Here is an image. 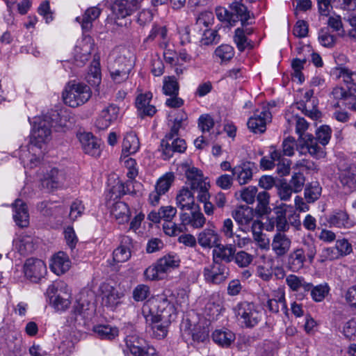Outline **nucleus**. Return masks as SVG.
Listing matches in <instances>:
<instances>
[{"instance_id": "nucleus-48", "label": "nucleus", "mask_w": 356, "mask_h": 356, "mask_svg": "<svg viewBox=\"0 0 356 356\" xmlns=\"http://www.w3.org/2000/svg\"><path fill=\"white\" fill-rule=\"evenodd\" d=\"M309 291L312 298L314 301L321 302L328 294L330 291V287L327 284H318L315 286H314L312 284V289Z\"/></svg>"}, {"instance_id": "nucleus-4", "label": "nucleus", "mask_w": 356, "mask_h": 356, "mask_svg": "<svg viewBox=\"0 0 356 356\" xmlns=\"http://www.w3.org/2000/svg\"><path fill=\"white\" fill-rule=\"evenodd\" d=\"M316 254V247L312 241H304L300 247L293 249L287 257V267L292 272L302 270L305 263L312 264Z\"/></svg>"}, {"instance_id": "nucleus-32", "label": "nucleus", "mask_w": 356, "mask_h": 356, "mask_svg": "<svg viewBox=\"0 0 356 356\" xmlns=\"http://www.w3.org/2000/svg\"><path fill=\"white\" fill-rule=\"evenodd\" d=\"M140 147L139 140L136 135L133 133H127L122 142V154L124 157L129 154L136 153Z\"/></svg>"}, {"instance_id": "nucleus-53", "label": "nucleus", "mask_w": 356, "mask_h": 356, "mask_svg": "<svg viewBox=\"0 0 356 356\" xmlns=\"http://www.w3.org/2000/svg\"><path fill=\"white\" fill-rule=\"evenodd\" d=\"M330 95L337 100H356V94H349V90H346L342 87L336 86L334 87Z\"/></svg>"}, {"instance_id": "nucleus-6", "label": "nucleus", "mask_w": 356, "mask_h": 356, "mask_svg": "<svg viewBox=\"0 0 356 356\" xmlns=\"http://www.w3.org/2000/svg\"><path fill=\"white\" fill-rule=\"evenodd\" d=\"M91 95L88 86L81 83H70L63 92V98L66 104L74 108L87 102Z\"/></svg>"}, {"instance_id": "nucleus-47", "label": "nucleus", "mask_w": 356, "mask_h": 356, "mask_svg": "<svg viewBox=\"0 0 356 356\" xmlns=\"http://www.w3.org/2000/svg\"><path fill=\"white\" fill-rule=\"evenodd\" d=\"M314 100L312 106H308L305 100H301L296 103L297 108L300 110L306 116L313 120H316L321 116V113L317 110L316 106L314 105Z\"/></svg>"}, {"instance_id": "nucleus-44", "label": "nucleus", "mask_w": 356, "mask_h": 356, "mask_svg": "<svg viewBox=\"0 0 356 356\" xmlns=\"http://www.w3.org/2000/svg\"><path fill=\"white\" fill-rule=\"evenodd\" d=\"M270 195L268 192L264 191L259 192L257 195V206L256 211L262 216L268 213L270 211L269 204Z\"/></svg>"}, {"instance_id": "nucleus-11", "label": "nucleus", "mask_w": 356, "mask_h": 356, "mask_svg": "<svg viewBox=\"0 0 356 356\" xmlns=\"http://www.w3.org/2000/svg\"><path fill=\"white\" fill-rule=\"evenodd\" d=\"M163 159H169L175 152L183 153L186 149V143L184 139L176 137L165 136L161 142Z\"/></svg>"}, {"instance_id": "nucleus-15", "label": "nucleus", "mask_w": 356, "mask_h": 356, "mask_svg": "<svg viewBox=\"0 0 356 356\" xmlns=\"http://www.w3.org/2000/svg\"><path fill=\"white\" fill-rule=\"evenodd\" d=\"M327 221L330 226H334L339 228L350 229L355 225L354 220L350 218L348 213L346 210H334L327 217Z\"/></svg>"}, {"instance_id": "nucleus-27", "label": "nucleus", "mask_w": 356, "mask_h": 356, "mask_svg": "<svg viewBox=\"0 0 356 356\" xmlns=\"http://www.w3.org/2000/svg\"><path fill=\"white\" fill-rule=\"evenodd\" d=\"M339 179L346 193H350L356 189V174L351 167L341 170Z\"/></svg>"}, {"instance_id": "nucleus-50", "label": "nucleus", "mask_w": 356, "mask_h": 356, "mask_svg": "<svg viewBox=\"0 0 356 356\" xmlns=\"http://www.w3.org/2000/svg\"><path fill=\"white\" fill-rule=\"evenodd\" d=\"M179 83L175 76H168V80L165 79L163 90L165 95H178Z\"/></svg>"}, {"instance_id": "nucleus-2", "label": "nucleus", "mask_w": 356, "mask_h": 356, "mask_svg": "<svg viewBox=\"0 0 356 356\" xmlns=\"http://www.w3.org/2000/svg\"><path fill=\"white\" fill-rule=\"evenodd\" d=\"M296 131L299 135L298 148L302 154L309 153L313 158L321 159L325 158L326 152L324 147L318 145L315 138L310 134H305L308 128V123L301 117L296 116Z\"/></svg>"}, {"instance_id": "nucleus-16", "label": "nucleus", "mask_w": 356, "mask_h": 356, "mask_svg": "<svg viewBox=\"0 0 356 356\" xmlns=\"http://www.w3.org/2000/svg\"><path fill=\"white\" fill-rule=\"evenodd\" d=\"M119 111V107L113 104L103 109L96 120V127L99 130L106 129L118 118Z\"/></svg>"}, {"instance_id": "nucleus-25", "label": "nucleus", "mask_w": 356, "mask_h": 356, "mask_svg": "<svg viewBox=\"0 0 356 356\" xmlns=\"http://www.w3.org/2000/svg\"><path fill=\"white\" fill-rule=\"evenodd\" d=\"M176 204L181 210H193L195 204L192 191L187 187H183L177 195Z\"/></svg>"}, {"instance_id": "nucleus-29", "label": "nucleus", "mask_w": 356, "mask_h": 356, "mask_svg": "<svg viewBox=\"0 0 356 356\" xmlns=\"http://www.w3.org/2000/svg\"><path fill=\"white\" fill-rule=\"evenodd\" d=\"M101 10L97 7H91L86 10L82 17H77L76 20L81 24L82 29L88 31L92 26V22L97 19Z\"/></svg>"}, {"instance_id": "nucleus-41", "label": "nucleus", "mask_w": 356, "mask_h": 356, "mask_svg": "<svg viewBox=\"0 0 356 356\" xmlns=\"http://www.w3.org/2000/svg\"><path fill=\"white\" fill-rule=\"evenodd\" d=\"M262 225L258 220H254L251 225V230L253 234L254 240L256 241L260 247L266 248L269 244V241L266 237V234L262 233Z\"/></svg>"}, {"instance_id": "nucleus-18", "label": "nucleus", "mask_w": 356, "mask_h": 356, "mask_svg": "<svg viewBox=\"0 0 356 356\" xmlns=\"http://www.w3.org/2000/svg\"><path fill=\"white\" fill-rule=\"evenodd\" d=\"M255 165L252 162L246 161L232 169V175L235 177L240 185L246 184L252 179L253 170Z\"/></svg>"}, {"instance_id": "nucleus-5", "label": "nucleus", "mask_w": 356, "mask_h": 356, "mask_svg": "<svg viewBox=\"0 0 356 356\" xmlns=\"http://www.w3.org/2000/svg\"><path fill=\"white\" fill-rule=\"evenodd\" d=\"M234 311L238 321L247 328L255 327L261 321L262 316L259 307L248 301L238 303Z\"/></svg>"}, {"instance_id": "nucleus-58", "label": "nucleus", "mask_w": 356, "mask_h": 356, "mask_svg": "<svg viewBox=\"0 0 356 356\" xmlns=\"http://www.w3.org/2000/svg\"><path fill=\"white\" fill-rule=\"evenodd\" d=\"M86 80L92 86H98L101 83V71L99 64L92 67L88 72Z\"/></svg>"}, {"instance_id": "nucleus-33", "label": "nucleus", "mask_w": 356, "mask_h": 356, "mask_svg": "<svg viewBox=\"0 0 356 356\" xmlns=\"http://www.w3.org/2000/svg\"><path fill=\"white\" fill-rule=\"evenodd\" d=\"M271 158L273 160H276L278 163H277L276 172L280 176L283 177L287 175L290 172L291 161L287 159H284L282 156V152L277 149H273L270 152Z\"/></svg>"}, {"instance_id": "nucleus-19", "label": "nucleus", "mask_w": 356, "mask_h": 356, "mask_svg": "<svg viewBox=\"0 0 356 356\" xmlns=\"http://www.w3.org/2000/svg\"><path fill=\"white\" fill-rule=\"evenodd\" d=\"M291 245V238L284 233L277 232L271 243L272 250L277 257L286 255Z\"/></svg>"}, {"instance_id": "nucleus-51", "label": "nucleus", "mask_w": 356, "mask_h": 356, "mask_svg": "<svg viewBox=\"0 0 356 356\" xmlns=\"http://www.w3.org/2000/svg\"><path fill=\"white\" fill-rule=\"evenodd\" d=\"M293 191V193L300 192L305 184V177L301 172H295L292 175L291 179L288 183Z\"/></svg>"}, {"instance_id": "nucleus-31", "label": "nucleus", "mask_w": 356, "mask_h": 356, "mask_svg": "<svg viewBox=\"0 0 356 356\" xmlns=\"http://www.w3.org/2000/svg\"><path fill=\"white\" fill-rule=\"evenodd\" d=\"M162 275L177 268L180 264V259L176 254H168L160 258L156 262Z\"/></svg>"}, {"instance_id": "nucleus-56", "label": "nucleus", "mask_w": 356, "mask_h": 356, "mask_svg": "<svg viewBox=\"0 0 356 356\" xmlns=\"http://www.w3.org/2000/svg\"><path fill=\"white\" fill-rule=\"evenodd\" d=\"M319 42L325 47H332L337 42V37L332 35L328 29H321L318 34Z\"/></svg>"}, {"instance_id": "nucleus-7", "label": "nucleus", "mask_w": 356, "mask_h": 356, "mask_svg": "<svg viewBox=\"0 0 356 356\" xmlns=\"http://www.w3.org/2000/svg\"><path fill=\"white\" fill-rule=\"evenodd\" d=\"M229 273V268L225 264L212 260L210 265L204 267L203 275L207 282L213 284H220L227 280Z\"/></svg>"}, {"instance_id": "nucleus-57", "label": "nucleus", "mask_w": 356, "mask_h": 356, "mask_svg": "<svg viewBox=\"0 0 356 356\" xmlns=\"http://www.w3.org/2000/svg\"><path fill=\"white\" fill-rule=\"evenodd\" d=\"M276 188L281 200L286 201L289 200L293 193V191L286 180H281L278 184H276Z\"/></svg>"}, {"instance_id": "nucleus-10", "label": "nucleus", "mask_w": 356, "mask_h": 356, "mask_svg": "<svg viewBox=\"0 0 356 356\" xmlns=\"http://www.w3.org/2000/svg\"><path fill=\"white\" fill-rule=\"evenodd\" d=\"M65 180V174L63 170L57 168H52L47 172L43 179H41L42 188L47 192L61 188Z\"/></svg>"}, {"instance_id": "nucleus-13", "label": "nucleus", "mask_w": 356, "mask_h": 356, "mask_svg": "<svg viewBox=\"0 0 356 356\" xmlns=\"http://www.w3.org/2000/svg\"><path fill=\"white\" fill-rule=\"evenodd\" d=\"M77 137L81 144L83 152L92 156L100 154V140L90 132L79 133Z\"/></svg>"}, {"instance_id": "nucleus-23", "label": "nucleus", "mask_w": 356, "mask_h": 356, "mask_svg": "<svg viewBox=\"0 0 356 356\" xmlns=\"http://www.w3.org/2000/svg\"><path fill=\"white\" fill-rule=\"evenodd\" d=\"M71 261L63 252H58L51 258L50 268L57 275L65 273L70 268Z\"/></svg>"}, {"instance_id": "nucleus-8", "label": "nucleus", "mask_w": 356, "mask_h": 356, "mask_svg": "<svg viewBox=\"0 0 356 356\" xmlns=\"http://www.w3.org/2000/svg\"><path fill=\"white\" fill-rule=\"evenodd\" d=\"M26 277L33 282H38L47 273L44 262L38 259L29 258L24 265Z\"/></svg>"}, {"instance_id": "nucleus-40", "label": "nucleus", "mask_w": 356, "mask_h": 356, "mask_svg": "<svg viewBox=\"0 0 356 356\" xmlns=\"http://www.w3.org/2000/svg\"><path fill=\"white\" fill-rule=\"evenodd\" d=\"M322 188L318 181H312L305 186V197L308 203H313L321 196Z\"/></svg>"}, {"instance_id": "nucleus-45", "label": "nucleus", "mask_w": 356, "mask_h": 356, "mask_svg": "<svg viewBox=\"0 0 356 356\" xmlns=\"http://www.w3.org/2000/svg\"><path fill=\"white\" fill-rule=\"evenodd\" d=\"M214 55L221 63L227 62L234 57V49L231 45L223 44L216 49Z\"/></svg>"}, {"instance_id": "nucleus-43", "label": "nucleus", "mask_w": 356, "mask_h": 356, "mask_svg": "<svg viewBox=\"0 0 356 356\" xmlns=\"http://www.w3.org/2000/svg\"><path fill=\"white\" fill-rule=\"evenodd\" d=\"M221 39L216 29H207L204 31L200 41L201 46H209L218 44Z\"/></svg>"}, {"instance_id": "nucleus-54", "label": "nucleus", "mask_w": 356, "mask_h": 356, "mask_svg": "<svg viewBox=\"0 0 356 356\" xmlns=\"http://www.w3.org/2000/svg\"><path fill=\"white\" fill-rule=\"evenodd\" d=\"M90 303L86 300H82L79 299L77 300L73 306L72 316L71 317L70 323H72L76 321V316L78 315L84 314L85 312L89 309Z\"/></svg>"}, {"instance_id": "nucleus-38", "label": "nucleus", "mask_w": 356, "mask_h": 356, "mask_svg": "<svg viewBox=\"0 0 356 356\" xmlns=\"http://www.w3.org/2000/svg\"><path fill=\"white\" fill-rule=\"evenodd\" d=\"M94 332L102 339L112 340L118 336V329L108 325H99L94 327Z\"/></svg>"}, {"instance_id": "nucleus-55", "label": "nucleus", "mask_w": 356, "mask_h": 356, "mask_svg": "<svg viewBox=\"0 0 356 356\" xmlns=\"http://www.w3.org/2000/svg\"><path fill=\"white\" fill-rule=\"evenodd\" d=\"M70 295L67 293H64L63 295L59 293L56 297V298L53 299V302H51L54 307L57 310L63 311L65 310L70 305Z\"/></svg>"}, {"instance_id": "nucleus-1", "label": "nucleus", "mask_w": 356, "mask_h": 356, "mask_svg": "<svg viewBox=\"0 0 356 356\" xmlns=\"http://www.w3.org/2000/svg\"><path fill=\"white\" fill-rule=\"evenodd\" d=\"M66 127V120L57 111L51 110L42 117L35 118L31 134V144L41 148L51 138V129Z\"/></svg>"}, {"instance_id": "nucleus-62", "label": "nucleus", "mask_w": 356, "mask_h": 356, "mask_svg": "<svg viewBox=\"0 0 356 356\" xmlns=\"http://www.w3.org/2000/svg\"><path fill=\"white\" fill-rule=\"evenodd\" d=\"M234 260L238 266L246 267L252 262V257L245 251H239L235 253Z\"/></svg>"}, {"instance_id": "nucleus-28", "label": "nucleus", "mask_w": 356, "mask_h": 356, "mask_svg": "<svg viewBox=\"0 0 356 356\" xmlns=\"http://www.w3.org/2000/svg\"><path fill=\"white\" fill-rule=\"evenodd\" d=\"M232 217L239 225L247 226L253 222L254 211L248 206H241L233 211Z\"/></svg>"}, {"instance_id": "nucleus-61", "label": "nucleus", "mask_w": 356, "mask_h": 356, "mask_svg": "<svg viewBox=\"0 0 356 356\" xmlns=\"http://www.w3.org/2000/svg\"><path fill=\"white\" fill-rule=\"evenodd\" d=\"M149 287L145 284L138 285L133 291V298L136 301H143L149 295Z\"/></svg>"}, {"instance_id": "nucleus-46", "label": "nucleus", "mask_w": 356, "mask_h": 356, "mask_svg": "<svg viewBox=\"0 0 356 356\" xmlns=\"http://www.w3.org/2000/svg\"><path fill=\"white\" fill-rule=\"evenodd\" d=\"M174 180L175 175L172 172L165 173L157 180L155 188L164 195L169 191Z\"/></svg>"}, {"instance_id": "nucleus-17", "label": "nucleus", "mask_w": 356, "mask_h": 356, "mask_svg": "<svg viewBox=\"0 0 356 356\" xmlns=\"http://www.w3.org/2000/svg\"><path fill=\"white\" fill-rule=\"evenodd\" d=\"M235 253L234 245L218 243L212 250V260L227 265L234 261Z\"/></svg>"}, {"instance_id": "nucleus-24", "label": "nucleus", "mask_w": 356, "mask_h": 356, "mask_svg": "<svg viewBox=\"0 0 356 356\" xmlns=\"http://www.w3.org/2000/svg\"><path fill=\"white\" fill-rule=\"evenodd\" d=\"M270 118V113L263 111L259 115H254L248 121V129L254 134H262L266 131V120Z\"/></svg>"}, {"instance_id": "nucleus-22", "label": "nucleus", "mask_w": 356, "mask_h": 356, "mask_svg": "<svg viewBox=\"0 0 356 356\" xmlns=\"http://www.w3.org/2000/svg\"><path fill=\"white\" fill-rule=\"evenodd\" d=\"M13 219L19 227H26L29 225V214L26 204L19 199L13 204Z\"/></svg>"}, {"instance_id": "nucleus-14", "label": "nucleus", "mask_w": 356, "mask_h": 356, "mask_svg": "<svg viewBox=\"0 0 356 356\" xmlns=\"http://www.w3.org/2000/svg\"><path fill=\"white\" fill-rule=\"evenodd\" d=\"M332 74L341 79L349 90V94H356V72L345 66H339L333 69Z\"/></svg>"}, {"instance_id": "nucleus-21", "label": "nucleus", "mask_w": 356, "mask_h": 356, "mask_svg": "<svg viewBox=\"0 0 356 356\" xmlns=\"http://www.w3.org/2000/svg\"><path fill=\"white\" fill-rule=\"evenodd\" d=\"M152 98L151 92L140 94L138 95L136 99V106L138 109V115L142 118L153 116L156 112V108L153 105H150L149 102Z\"/></svg>"}, {"instance_id": "nucleus-20", "label": "nucleus", "mask_w": 356, "mask_h": 356, "mask_svg": "<svg viewBox=\"0 0 356 356\" xmlns=\"http://www.w3.org/2000/svg\"><path fill=\"white\" fill-rule=\"evenodd\" d=\"M229 8L233 26L238 21H241L243 27L250 24L248 22L250 19V13L247 7L241 1H234L229 5Z\"/></svg>"}, {"instance_id": "nucleus-39", "label": "nucleus", "mask_w": 356, "mask_h": 356, "mask_svg": "<svg viewBox=\"0 0 356 356\" xmlns=\"http://www.w3.org/2000/svg\"><path fill=\"white\" fill-rule=\"evenodd\" d=\"M234 41L240 51H243L245 49L254 48L253 42L248 40L246 35H244L243 28H237L235 30Z\"/></svg>"}, {"instance_id": "nucleus-30", "label": "nucleus", "mask_w": 356, "mask_h": 356, "mask_svg": "<svg viewBox=\"0 0 356 356\" xmlns=\"http://www.w3.org/2000/svg\"><path fill=\"white\" fill-rule=\"evenodd\" d=\"M197 241L203 248L216 247L218 244L219 236L215 230L205 229L199 234Z\"/></svg>"}, {"instance_id": "nucleus-3", "label": "nucleus", "mask_w": 356, "mask_h": 356, "mask_svg": "<svg viewBox=\"0 0 356 356\" xmlns=\"http://www.w3.org/2000/svg\"><path fill=\"white\" fill-rule=\"evenodd\" d=\"M174 305L166 298L149 301L143 307V314L147 322L167 323L175 313Z\"/></svg>"}, {"instance_id": "nucleus-34", "label": "nucleus", "mask_w": 356, "mask_h": 356, "mask_svg": "<svg viewBox=\"0 0 356 356\" xmlns=\"http://www.w3.org/2000/svg\"><path fill=\"white\" fill-rule=\"evenodd\" d=\"M275 298H272L268 300L267 307L270 312L273 313H278L280 311V305L281 310L284 314H287L288 309L285 300V294L282 291H278Z\"/></svg>"}, {"instance_id": "nucleus-63", "label": "nucleus", "mask_w": 356, "mask_h": 356, "mask_svg": "<svg viewBox=\"0 0 356 356\" xmlns=\"http://www.w3.org/2000/svg\"><path fill=\"white\" fill-rule=\"evenodd\" d=\"M144 276L148 280H159L163 278L156 263L149 266L144 272Z\"/></svg>"}, {"instance_id": "nucleus-36", "label": "nucleus", "mask_w": 356, "mask_h": 356, "mask_svg": "<svg viewBox=\"0 0 356 356\" xmlns=\"http://www.w3.org/2000/svg\"><path fill=\"white\" fill-rule=\"evenodd\" d=\"M212 338L215 343L222 347H228L235 340V334L229 330H217L212 334Z\"/></svg>"}, {"instance_id": "nucleus-9", "label": "nucleus", "mask_w": 356, "mask_h": 356, "mask_svg": "<svg viewBox=\"0 0 356 356\" xmlns=\"http://www.w3.org/2000/svg\"><path fill=\"white\" fill-rule=\"evenodd\" d=\"M143 0H115L111 10L116 19L131 15L140 8Z\"/></svg>"}, {"instance_id": "nucleus-37", "label": "nucleus", "mask_w": 356, "mask_h": 356, "mask_svg": "<svg viewBox=\"0 0 356 356\" xmlns=\"http://www.w3.org/2000/svg\"><path fill=\"white\" fill-rule=\"evenodd\" d=\"M105 291L102 298L103 304L111 309L115 308L120 303V296L118 291L113 286L106 285Z\"/></svg>"}, {"instance_id": "nucleus-60", "label": "nucleus", "mask_w": 356, "mask_h": 356, "mask_svg": "<svg viewBox=\"0 0 356 356\" xmlns=\"http://www.w3.org/2000/svg\"><path fill=\"white\" fill-rule=\"evenodd\" d=\"M113 255L115 262L121 263L127 261L130 258L131 252L128 248L121 245L113 251Z\"/></svg>"}, {"instance_id": "nucleus-35", "label": "nucleus", "mask_w": 356, "mask_h": 356, "mask_svg": "<svg viewBox=\"0 0 356 356\" xmlns=\"http://www.w3.org/2000/svg\"><path fill=\"white\" fill-rule=\"evenodd\" d=\"M185 175L193 191L198 189V187L204 184L202 172L197 168H188L185 171Z\"/></svg>"}, {"instance_id": "nucleus-49", "label": "nucleus", "mask_w": 356, "mask_h": 356, "mask_svg": "<svg viewBox=\"0 0 356 356\" xmlns=\"http://www.w3.org/2000/svg\"><path fill=\"white\" fill-rule=\"evenodd\" d=\"M133 60L124 56H119L115 60L108 63V67H114L117 70L124 69L126 71L131 72L133 68Z\"/></svg>"}, {"instance_id": "nucleus-52", "label": "nucleus", "mask_w": 356, "mask_h": 356, "mask_svg": "<svg viewBox=\"0 0 356 356\" xmlns=\"http://www.w3.org/2000/svg\"><path fill=\"white\" fill-rule=\"evenodd\" d=\"M332 130L327 125L321 126L316 132V143L319 142L323 146L326 145L330 139Z\"/></svg>"}, {"instance_id": "nucleus-59", "label": "nucleus", "mask_w": 356, "mask_h": 356, "mask_svg": "<svg viewBox=\"0 0 356 356\" xmlns=\"http://www.w3.org/2000/svg\"><path fill=\"white\" fill-rule=\"evenodd\" d=\"M108 69L112 80L115 83H120L125 81L128 79L130 73V72L126 71L124 69L119 70L114 67H108Z\"/></svg>"}, {"instance_id": "nucleus-12", "label": "nucleus", "mask_w": 356, "mask_h": 356, "mask_svg": "<svg viewBox=\"0 0 356 356\" xmlns=\"http://www.w3.org/2000/svg\"><path fill=\"white\" fill-rule=\"evenodd\" d=\"M288 205L282 204L274 209V215L269 218V224L271 229L276 227L277 232L284 233L287 232L290 225L286 219V208Z\"/></svg>"}, {"instance_id": "nucleus-64", "label": "nucleus", "mask_w": 356, "mask_h": 356, "mask_svg": "<svg viewBox=\"0 0 356 356\" xmlns=\"http://www.w3.org/2000/svg\"><path fill=\"white\" fill-rule=\"evenodd\" d=\"M257 193L256 186H250L241 192V199L247 204H252Z\"/></svg>"}, {"instance_id": "nucleus-26", "label": "nucleus", "mask_w": 356, "mask_h": 356, "mask_svg": "<svg viewBox=\"0 0 356 356\" xmlns=\"http://www.w3.org/2000/svg\"><path fill=\"white\" fill-rule=\"evenodd\" d=\"M286 283L293 291H300L302 296L309 292L312 289V283L307 282L304 277L293 274L286 276Z\"/></svg>"}, {"instance_id": "nucleus-42", "label": "nucleus", "mask_w": 356, "mask_h": 356, "mask_svg": "<svg viewBox=\"0 0 356 356\" xmlns=\"http://www.w3.org/2000/svg\"><path fill=\"white\" fill-rule=\"evenodd\" d=\"M126 345L128 350L134 356L136 355L137 353H139V351L141 350L147 344L144 339L139 338L137 336L131 335L127 337Z\"/></svg>"}]
</instances>
